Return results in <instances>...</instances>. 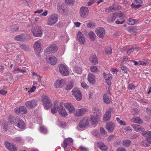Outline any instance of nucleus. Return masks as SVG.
Masks as SVG:
<instances>
[{
  "mask_svg": "<svg viewBox=\"0 0 151 151\" xmlns=\"http://www.w3.org/2000/svg\"><path fill=\"white\" fill-rule=\"evenodd\" d=\"M73 139L71 138H67L63 142V147L65 149L68 146H71L73 144Z\"/></svg>",
  "mask_w": 151,
  "mask_h": 151,
  "instance_id": "14",
  "label": "nucleus"
},
{
  "mask_svg": "<svg viewBox=\"0 0 151 151\" xmlns=\"http://www.w3.org/2000/svg\"><path fill=\"white\" fill-rule=\"evenodd\" d=\"M132 126L137 132L143 131L144 130V128H142L141 126L140 125L135 124H132Z\"/></svg>",
  "mask_w": 151,
  "mask_h": 151,
  "instance_id": "32",
  "label": "nucleus"
},
{
  "mask_svg": "<svg viewBox=\"0 0 151 151\" xmlns=\"http://www.w3.org/2000/svg\"><path fill=\"white\" fill-rule=\"evenodd\" d=\"M98 69V68L95 65L90 67L91 71L93 72H95Z\"/></svg>",
  "mask_w": 151,
  "mask_h": 151,
  "instance_id": "51",
  "label": "nucleus"
},
{
  "mask_svg": "<svg viewBox=\"0 0 151 151\" xmlns=\"http://www.w3.org/2000/svg\"><path fill=\"white\" fill-rule=\"evenodd\" d=\"M15 140L16 142L18 143H22L23 142V140L20 137H16L15 139Z\"/></svg>",
  "mask_w": 151,
  "mask_h": 151,
  "instance_id": "48",
  "label": "nucleus"
},
{
  "mask_svg": "<svg viewBox=\"0 0 151 151\" xmlns=\"http://www.w3.org/2000/svg\"><path fill=\"white\" fill-rule=\"evenodd\" d=\"M99 147L102 150L106 151L107 147L104 143L101 141H99L98 143Z\"/></svg>",
  "mask_w": 151,
  "mask_h": 151,
  "instance_id": "29",
  "label": "nucleus"
},
{
  "mask_svg": "<svg viewBox=\"0 0 151 151\" xmlns=\"http://www.w3.org/2000/svg\"><path fill=\"white\" fill-rule=\"evenodd\" d=\"M117 17H118L120 20H122L124 19V14L120 11L117 12H116Z\"/></svg>",
  "mask_w": 151,
  "mask_h": 151,
  "instance_id": "36",
  "label": "nucleus"
},
{
  "mask_svg": "<svg viewBox=\"0 0 151 151\" xmlns=\"http://www.w3.org/2000/svg\"><path fill=\"white\" fill-rule=\"evenodd\" d=\"M75 70L76 72L79 74H80L82 72V69L81 68L76 67L75 68Z\"/></svg>",
  "mask_w": 151,
  "mask_h": 151,
  "instance_id": "52",
  "label": "nucleus"
},
{
  "mask_svg": "<svg viewBox=\"0 0 151 151\" xmlns=\"http://www.w3.org/2000/svg\"><path fill=\"white\" fill-rule=\"evenodd\" d=\"M100 131L101 133L103 135L105 134H106V131L103 128L101 127L100 128Z\"/></svg>",
  "mask_w": 151,
  "mask_h": 151,
  "instance_id": "61",
  "label": "nucleus"
},
{
  "mask_svg": "<svg viewBox=\"0 0 151 151\" xmlns=\"http://www.w3.org/2000/svg\"><path fill=\"white\" fill-rule=\"evenodd\" d=\"M57 10L63 15L67 14L68 11V6L64 3H59L58 5Z\"/></svg>",
  "mask_w": 151,
  "mask_h": 151,
  "instance_id": "2",
  "label": "nucleus"
},
{
  "mask_svg": "<svg viewBox=\"0 0 151 151\" xmlns=\"http://www.w3.org/2000/svg\"><path fill=\"white\" fill-rule=\"evenodd\" d=\"M134 48L133 47H132L131 48L128 49L127 50V54L128 55H129L132 52H133V51H134Z\"/></svg>",
  "mask_w": 151,
  "mask_h": 151,
  "instance_id": "57",
  "label": "nucleus"
},
{
  "mask_svg": "<svg viewBox=\"0 0 151 151\" xmlns=\"http://www.w3.org/2000/svg\"><path fill=\"white\" fill-rule=\"evenodd\" d=\"M131 121L136 123L141 124L143 123L142 120L139 117H134L131 119Z\"/></svg>",
  "mask_w": 151,
  "mask_h": 151,
  "instance_id": "31",
  "label": "nucleus"
},
{
  "mask_svg": "<svg viewBox=\"0 0 151 151\" xmlns=\"http://www.w3.org/2000/svg\"><path fill=\"white\" fill-rule=\"evenodd\" d=\"M59 72L63 76H68L69 74V72L68 67L66 65L62 64L59 65Z\"/></svg>",
  "mask_w": 151,
  "mask_h": 151,
  "instance_id": "6",
  "label": "nucleus"
},
{
  "mask_svg": "<svg viewBox=\"0 0 151 151\" xmlns=\"http://www.w3.org/2000/svg\"><path fill=\"white\" fill-rule=\"evenodd\" d=\"M73 83L72 82H70L68 83L65 87V89L69 90L71 89L73 87Z\"/></svg>",
  "mask_w": 151,
  "mask_h": 151,
  "instance_id": "40",
  "label": "nucleus"
},
{
  "mask_svg": "<svg viewBox=\"0 0 151 151\" xmlns=\"http://www.w3.org/2000/svg\"><path fill=\"white\" fill-rule=\"evenodd\" d=\"M116 121L121 125H125V122H123L122 120H120L119 118L117 117L116 118Z\"/></svg>",
  "mask_w": 151,
  "mask_h": 151,
  "instance_id": "53",
  "label": "nucleus"
},
{
  "mask_svg": "<svg viewBox=\"0 0 151 151\" xmlns=\"http://www.w3.org/2000/svg\"><path fill=\"white\" fill-rule=\"evenodd\" d=\"M128 87L129 89L132 90L134 88V86L133 84L130 83L129 84Z\"/></svg>",
  "mask_w": 151,
  "mask_h": 151,
  "instance_id": "60",
  "label": "nucleus"
},
{
  "mask_svg": "<svg viewBox=\"0 0 151 151\" xmlns=\"http://www.w3.org/2000/svg\"><path fill=\"white\" fill-rule=\"evenodd\" d=\"M37 104L36 100L33 99L27 101L25 102V105L28 109H33L34 108Z\"/></svg>",
  "mask_w": 151,
  "mask_h": 151,
  "instance_id": "11",
  "label": "nucleus"
},
{
  "mask_svg": "<svg viewBox=\"0 0 151 151\" xmlns=\"http://www.w3.org/2000/svg\"><path fill=\"white\" fill-rule=\"evenodd\" d=\"M58 20L57 15L56 14H52L48 18L47 24L48 25L52 26L57 22Z\"/></svg>",
  "mask_w": 151,
  "mask_h": 151,
  "instance_id": "7",
  "label": "nucleus"
},
{
  "mask_svg": "<svg viewBox=\"0 0 151 151\" xmlns=\"http://www.w3.org/2000/svg\"><path fill=\"white\" fill-rule=\"evenodd\" d=\"M109 93H110L109 92V93L104 94L103 97L104 102L107 104H109L111 101L108 95Z\"/></svg>",
  "mask_w": 151,
  "mask_h": 151,
  "instance_id": "30",
  "label": "nucleus"
},
{
  "mask_svg": "<svg viewBox=\"0 0 151 151\" xmlns=\"http://www.w3.org/2000/svg\"><path fill=\"white\" fill-rule=\"evenodd\" d=\"M125 22V20H123L122 21H120L119 20H116L115 22V23L117 24H122L124 23Z\"/></svg>",
  "mask_w": 151,
  "mask_h": 151,
  "instance_id": "63",
  "label": "nucleus"
},
{
  "mask_svg": "<svg viewBox=\"0 0 151 151\" xmlns=\"http://www.w3.org/2000/svg\"><path fill=\"white\" fill-rule=\"evenodd\" d=\"M20 113L25 114L27 112V110L26 108L23 106H19Z\"/></svg>",
  "mask_w": 151,
  "mask_h": 151,
  "instance_id": "37",
  "label": "nucleus"
},
{
  "mask_svg": "<svg viewBox=\"0 0 151 151\" xmlns=\"http://www.w3.org/2000/svg\"><path fill=\"white\" fill-rule=\"evenodd\" d=\"M28 36L27 34H23L16 36L14 39L17 41H24L27 39Z\"/></svg>",
  "mask_w": 151,
  "mask_h": 151,
  "instance_id": "13",
  "label": "nucleus"
},
{
  "mask_svg": "<svg viewBox=\"0 0 151 151\" xmlns=\"http://www.w3.org/2000/svg\"><path fill=\"white\" fill-rule=\"evenodd\" d=\"M104 74L107 83L109 85H110L111 84V81L112 78V75L111 74H105V73H104Z\"/></svg>",
  "mask_w": 151,
  "mask_h": 151,
  "instance_id": "25",
  "label": "nucleus"
},
{
  "mask_svg": "<svg viewBox=\"0 0 151 151\" xmlns=\"http://www.w3.org/2000/svg\"><path fill=\"white\" fill-rule=\"evenodd\" d=\"M72 94L77 101H80L82 99V94L80 91L73 89L72 91Z\"/></svg>",
  "mask_w": 151,
  "mask_h": 151,
  "instance_id": "12",
  "label": "nucleus"
},
{
  "mask_svg": "<svg viewBox=\"0 0 151 151\" xmlns=\"http://www.w3.org/2000/svg\"><path fill=\"white\" fill-rule=\"evenodd\" d=\"M65 81L63 79L57 80L55 83V87L57 88H60L63 86Z\"/></svg>",
  "mask_w": 151,
  "mask_h": 151,
  "instance_id": "20",
  "label": "nucleus"
},
{
  "mask_svg": "<svg viewBox=\"0 0 151 151\" xmlns=\"http://www.w3.org/2000/svg\"><path fill=\"white\" fill-rule=\"evenodd\" d=\"M88 81L91 84H94L95 82V77L91 73L88 74Z\"/></svg>",
  "mask_w": 151,
  "mask_h": 151,
  "instance_id": "27",
  "label": "nucleus"
},
{
  "mask_svg": "<svg viewBox=\"0 0 151 151\" xmlns=\"http://www.w3.org/2000/svg\"><path fill=\"white\" fill-rule=\"evenodd\" d=\"M58 125L60 127L62 128L65 127L66 126V123L64 122H59Z\"/></svg>",
  "mask_w": 151,
  "mask_h": 151,
  "instance_id": "50",
  "label": "nucleus"
},
{
  "mask_svg": "<svg viewBox=\"0 0 151 151\" xmlns=\"http://www.w3.org/2000/svg\"><path fill=\"white\" fill-rule=\"evenodd\" d=\"M77 37L79 41L81 44H83L84 43L86 40L84 36L81 32H78Z\"/></svg>",
  "mask_w": 151,
  "mask_h": 151,
  "instance_id": "19",
  "label": "nucleus"
},
{
  "mask_svg": "<svg viewBox=\"0 0 151 151\" xmlns=\"http://www.w3.org/2000/svg\"><path fill=\"white\" fill-rule=\"evenodd\" d=\"M89 124L88 121L87 119H84L79 123V126L81 128L86 127Z\"/></svg>",
  "mask_w": 151,
  "mask_h": 151,
  "instance_id": "24",
  "label": "nucleus"
},
{
  "mask_svg": "<svg viewBox=\"0 0 151 151\" xmlns=\"http://www.w3.org/2000/svg\"><path fill=\"white\" fill-rule=\"evenodd\" d=\"M79 148L80 151H88V148L83 146H81Z\"/></svg>",
  "mask_w": 151,
  "mask_h": 151,
  "instance_id": "56",
  "label": "nucleus"
},
{
  "mask_svg": "<svg viewBox=\"0 0 151 151\" xmlns=\"http://www.w3.org/2000/svg\"><path fill=\"white\" fill-rule=\"evenodd\" d=\"M19 47L25 51H27L28 50V47L27 46L25 45H21L19 46Z\"/></svg>",
  "mask_w": 151,
  "mask_h": 151,
  "instance_id": "49",
  "label": "nucleus"
},
{
  "mask_svg": "<svg viewBox=\"0 0 151 151\" xmlns=\"http://www.w3.org/2000/svg\"><path fill=\"white\" fill-rule=\"evenodd\" d=\"M105 51L106 54L108 55H111L112 53V50L110 47L106 48L105 49Z\"/></svg>",
  "mask_w": 151,
  "mask_h": 151,
  "instance_id": "45",
  "label": "nucleus"
},
{
  "mask_svg": "<svg viewBox=\"0 0 151 151\" xmlns=\"http://www.w3.org/2000/svg\"><path fill=\"white\" fill-rule=\"evenodd\" d=\"M14 124L21 129H24L25 127V124L23 121L19 117H17L14 119Z\"/></svg>",
  "mask_w": 151,
  "mask_h": 151,
  "instance_id": "4",
  "label": "nucleus"
},
{
  "mask_svg": "<svg viewBox=\"0 0 151 151\" xmlns=\"http://www.w3.org/2000/svg\"><path fill=\"white\" fill-rule=\"evenodd\" d=\"M5 145L6 147L10 151H17V147L14 145L11 144L8 142H5Z\"/></svg>",
  "mask_w": 151,
  "mask_h": 151,
  "instance_id": "17",
  "label": "nucleus"
},
{
  "mask_svg": "<svg viewBox=\"0 0 151 151\" xmlns=\"http://www.w3.org/2000/svg\"><path fill=\"white\" fill-rule=\"evenodd\" d=\"M89 60L91 63L94 65L97 64L99 62L97 57L95 54H91Z\"/></svg>",
  "mask_w": 151,
  "mask_h": 151,
  "instance_id": "18",
  "label": "nucleus"
},
{
  "mask_svg": "<svg viewBox=\"0 0 151 151\" xmlns=\"http://www.w3.org/2000/svg\"><path fill=\"white\" fill-rule=\"evenodd\" d=\"M86 112V109H78L76 111L75 115L78 116H81L85 114Z\"/></svg>",
  "mask_w": 151,
  "mask_h": 151,
  "instance_id": "26",
  "label": "nucleus"
},
{
  "mask_svg": "<svg viewBox=\"0 0 151 151\" xmlns=\"http://www.w3.org/2000/svg\"><path fill=\"white\" fill-rule=\"evenodd\" d=\"M120 67L121 70L123 71V73H127V71L128 70V68L122 65H120Z\"/></svg>",
  "mask_w": 151,
  "mask_h": 151,
  "instance_id": "42",
  "label": "nucleus"
},
{
  "mask_svg": "<svg viewBox=\"0 0 151 151\" xmlns=\"http://www.w3.org/2000/svg\"><path fill=\"white\" fill-rule=\"evenodd\" d=\"M74 1V0H65V2L67 4H73Z\"/></svg>",
  "mask_w": 151,
  "mask_h": 151,
  "instance_id": "55",
  "label": "nucleus"
},
{
  "mask_svg": "<svg viewBox=\"0 0 151 151\" xmlns=\"http://www.w3.org/2000/svg\"><path fill=\"white\" fill-rule=\"evenodd\" d=\"M131 6L132 8L134 9H137L139 8L141 6L137 4L136 3H133L131 5Z\"/></svg>",
  "mask_w": 151,
  "mask_h": 151,
  "instance_id": "46",
  "label": "nucleus"
},
{
  "mask_svg": "<svg viewBox=\"0 0 151 151\" xmlns=\"http://www.w3.org/2000/svg\"><path fill=\"white\" fill-rule=\"evenodd\" d=\"M114 9V7L111 6L110 7H109L108 8H106L105 10V11L106 12H109L111 11L113 9Z\"/></svg>",
  "mask_w": 151,
  "mask_h": 151,
  "instance_id": "54",
  "label": "nucleus"
},
{
  "mask_svg": "<svg viewBox=\"0 0 151 151\" xmlns=\"http://www.w3.org/2000/svg\"><path fill=\"white\" fill-rule=\"evenodd\" d=\"M115 136L114 135H111L109 136L108 138V141H111L113 140Z\"/></svg>",
  "mask_w": 151,
  "mask_h": 151,
  "instance_id": "58",
  "label": "nucleus"
},
{
  "mask_svg": "<svg viewBox=\"0 0 151 151\" xmlns=\"http://www.w3.org/2000/svg\"><path fill=\"white\" fill-rule=\"evenodd\" d=\"M65 107L70 113H73L75 111V109L71 104L69 103H65L64 105Z\"/></svg>",
  "mask_w": 151,
  "mask_h": 151,
  "instance_id": "22",
  "label": "nucleus"
},
{
  "mask_svg": "<svg viewBox=\"0 0 151 151\" xmlns=\"http://www.w3.org/2000/svg\"><path fill=\"white\" fill-rule=\"evenodd\" d=\"M58 102L57 101H55L54 102V106L51 109V111L52 113L55 114L57 112V110L56 109H58Z\"/></svg>",
  "mask_w": 151,
  "mask_h": 151,
  "instance_id": "35",
  "label": "nucleus"
},
{
  "mask_svg": "<svg viewBox=\"0 0 151 151\" xmlns=\"http://www.w3.org/2000/svg\"><path fill=\"white\" fill-rule=\"evenodd\" d=\"M89 13V10L86 7L82 6L80 9V15L82 18L86 17Z\"/></svg>",
  "mask_w": 151,
  "mask_h": 151,
  "instance_id": "10",
  "label": "nucleus"
},
{
  "mask_svg": "<svg viewBox=\"0 0 151 151\" xmlns=\"http://www.w3.org/2000/svg\"><path fill=\"white\" fill-rule=\"evenodd\" d=\"M42 101L45 109H48L51 106V101L47 96L45 95L42 96Z\"/></svg>",
  "mask_w": 151,
  "mask_h": 151,
  "instance_id": "5",
  "label": "nucleus"
},
{
  "mask_svg": "<svg viewBox=\"0 0 151 151\" xmlns=\"http://www.w3.org/2000/svg\"><path fill=\"white\" fill-rule=\"evenodd\" d=\"M135 19L132 18H129L127 19V23L129 25H132L135 24Z\"/></svg>",
  "mask_w": 151,
  "mask_h": 151,
  "instance_id": "39",
  "label": "nucleus"
},
{
  "mask_svg": "<svg viewBox=\"0 0 151 151\" xmlns=\"http://www.w3.org/2000/svg\"><path fill=\"white\" fill-rule=\"evenodd\" d=\"M131 144V141L129 140L126 139L123 140V145L125 146L128 147Z\"/></svg>",
  "mask_w": 151,
  "mask_h": 151,
  "instance_id": "41",
  "label": "nucleus"
},
{
  "mask_svg": "<svg viewBox=\"0 0 151 151\" xmlns=\"http://www.w3.org/2000/svg\"><path fill=\"white\" fill-rule=\"evenodd\" d=\"M31 31L34 36L37 37H41L43 34V30L42 27L37 26L32 27Z\"/></svg>",
  "mask_w": 151,
  "mask_h": 151,
  "instance_id": "3",
  "label": "nucleus"
},
{
  "mask_svg": "<svg viewBox=\"0 0 151 151\" xmlns=\"http://www.w3.org/2000/svg\"><path fill=\"white\" fill-rule=\"evenodd\" d=\"M96 26V24L93 22H90L88 23L87 25V27L88 28H93Z\"/></svg>",
  "mask_w": 151,
  "mask_h": 151,
  "instance_id": "43",
  "label": "nucleus"
},
{
  "mask_svg": "<svg viewBox=\"0 0 151 151\" xmlns=\"http://www.w3.org/2000/svg\"><path fill=\"white\" fill-rule=\"evenodd\" d=\"M97 36L101 38H103L105 34L104 29L103 27H100L96 30Z\"/></svg>",
  "mask_w": 151,
  "mask_h": 151,
  "instance_id": "15",
  "label": "nucleus"
},
{
  "mask_svg": "<svg viewBox=\"0 0 151 151\" xmlns=\"http://www.w3.org/2000/svg\"><path fill=\"white\" fill-rule=\"evenodd\" d=\"M34 49L36 51V54L37 56H40V53L41 49V44L39 40L36 41L34 44Z\"/></svg>",
  "mask_w": 151,
  "mask_h": 151,
  "instance_id": "8",
  "label": "nucleus"
},
{
  "mask_svg": "<svg viewBox=\"0 0 151 151\" xmlns=\"http://www.w3.org/2000/svg\"><path fill=\"white\" fill-rule=\"evenodd\" d=\"M63 105L64 103L61 102L58 107V111L62 116L65 117L67 116L68 114L66 110L64 108Z\"/></svg>",
  "mask_w": 151,
  "mask_h": 151,
  "instance_id": "9",
  "label": "nucleus"
},
{
  "mask_svg": "<svg viewBox=\"0 0 151 151\" xmlns=\"http://www.w3.org/2000/svg\"><path fill=\"white\" fill-rule=\"evenodd\" d=\"M46 61L52 65H55L57 61V59L55 57L51 56L49 57H47L46 58Z\"/></svg>",
  "mask_w": 151,
  "mask_h": 151,
  "instance_id": "21",
  "label": "nucleus"
},
{
  "mask_svg": "<svg viewBox=\"0 0 151 151\" xmlns=\"http://www.w3.org/2000/svg\"><path fill=\"white\" fill-rule=\"evenodd\" d=\"M115 127V124L112 122L108 123L106 125V129L109 132H113Z\"/></svg>",
  "mask_w": 151,
  "mask_h": 151,
  "instance_id": "23",
  "label": "nucleus"
},
{
  "mask_svg": "<svg viewBox=\"0 0 151 151\" xmlns=\"http://www.w3.org/2000/svg\"><path fill=\"white\" fill-rule=\"evenodd\" d=\"M92 111L94 114L90 118L91 122L92 124H96L98 122L99 119L101 116V111L96 107L93 108Z\"/></svg>",
  "mask_w": 151,
  "mask_h": 151,
  "instance_id": "1",
  "label": "nucleus"
},
{
  "mask_svg": "<svg viewBox=\"0 0 151 151\" xmlns=\"http://www.w3.org/2000/svg\"><path fill=\"white\" fill-rule=\"evenodd\" d=\"M36 89V87L35 86H33L30 90H29L28 92L29 93H31L34 92Z\"/></svg>",
  "mask_w": 151,
  "mask_h": 151,
  "instance_id": "62",
  "label": "nucleus"
},
{
  "mask_svg": "<svg viewBox=\"0 0 151 151\" xmlns=\"http://www.w3.org/2000/svg\"><path fill=\"white\" fill-rule=\"evenodd\" d=\"M127 30L130 33H134L135 31V29L133 27H128L127 29Z\"/></svg>",
  "mask_w": 151,
  "mask_h": 151,
  "instance_id": "44",
  "label": "nucleus"
},
{
  "mask_svg": "<svg viewBox=\"0 0 151 151\" xmlns=\"http://www.w3.org/2000/svg\"><path fill=\"white\" fill-rule=\"evenodd\" d=\"M40 131L41 133L44 134H46L47 132V129L43 126H40Z\"/></svg>",
  "mask_w": 151,
  "mask_h": 151,
  "instance_id": "38",
  "label": "nucleus"
},
{
  "mask_svg": "<svg viewBox=\"0 0 151 151\" xmlns=\"http://www.w3.org/2000/svg\"><path fill=\"white\" fill-rule=\"evenodd\" d=\"M3 129L5 130H6L8 129V125L5 123L3 124H2Z\"/></svg>",
  "mask_w": 151,
  "mask_h": 151,
  "instance_id": "59",
  "label": "nucleus"
},
{
  "mask_svg": "<svg viewBox=\"0 0 151 151\" xmlns=\"http://www.w3.org/2000/svg\"><path fill=\"white\" fill-rule=\"evenodd\" d=\"M57 50V46L55 44H53L47 47L45 51L46 52H49L51 53H53L55 52Z\"/></svg>",
  "mask_w": 151,
  "mask_h": 151,
  "instance_id": "16",
  "label": "nucleus"
},
{
  "mask_svg": "<svg viewBox=\"0 0 151 151\" xmlns=\"http://www.w3.org/2000/svg\"><path fill=\"white\" fill-rule=\"evenodd\" d=\"M142 134L145 136H147V135L151 137V132L149 131H147L144 132L142 133Z\"/></svg>",
  "mask_w": 151,
  "mask_h": 151,
  "instance_id": "47",
  "label": "nucleus"
},
{
  "mask_svg": "<svg viewBox=\"0 0 151 151\" xmlns=\"http://www.w3.org/2000/svg\"><path fill=\"white\" fill-rule=\"evenodd\" d=\"M146 110L148 114L151 116V107L147 108Z\"/></svg>",
  "mask_w": 151,
  "mask_h": 151,
  "instance_id": "64",
  "label": "nucleus"
},
{
  "mask_svg": "<svg viewBox=\"0 0 151 151\" xmlns=\"http://www.w3.org/2000/svg\"><path fill=\"white\" fill-rule=\"evenodd\" d=\"M117 17L116 12L114 13L111 16L108 17L107 21L108 22H112L115 20Z\"/></svg>",
  "mask_w": 151,
  "mask_h": 151,
  "instance_id": "33",
  "label": "nucleus"
},
{
  "mask_svg": "<svg viewBox=\"0 0 151 151\" xmlns=\"http://www.w3.org/2000/svg\"><path fill=\"white\" fill-rule=\"evenodd\" d=\"M88 35L90 40L92 41L95 40L96 36L93 32L91 31H90L88 34Z\"/></svg>",
  "mask_w": 151,
  "mask_h": 151,
  "instance_id": "34",
  "label": "nucleus"
},
{
  "mask_svg": "<svg viewBox=\"0 0 151 151\" xmlns=\"http://www.w3.org/2000/svg\"><path fill=\"white\" fill-rule=\"evenodd\" d=\"M111 116V112L110 111H107L105 113L103 117V120L104 121H109Z\"/></svg>",
  "mask_w": 151,
  "mask_h": 151,
  "instance_id": "28",
  "label": "nucleus"
}]
</instances>
